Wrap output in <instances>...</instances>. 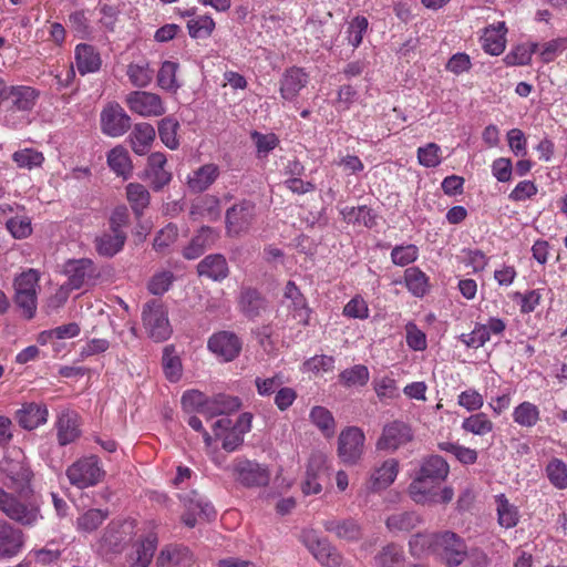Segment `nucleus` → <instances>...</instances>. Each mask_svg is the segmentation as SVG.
Listing matches in <instances>:
<instances>
[{
	"instance_id": "obj_1",
	"label": "nucleus",
	"mask_w": 567,
	"mask_h": 567,
	"mask_svg": "<svg viewBox=\"0 0 567 567\" xmlns=\"http://www.w3.org/2000/svg\"><path fill=\"white\" fill-rule=\"evenodd\" d=\"M42 499L32 489L13 494L0 486V512L24 528L38 526L44 518Z\"/></svg>"
},
{
	"instance_id": "obj_2",
	"label": "nucleus",
	"mask_w": 567,
	"mask_h": 567,
	"mask_svg": "<svg viewBox=\"0 0 567 567\" xmlns=\"http://www.w3.org/2000/svg\"><path fill=\"white\" fill-rule=\"evenodd\" d=\"M433 548L449 567H456L463 563L471 566V556L474 553H483L480 549L468 550L464 539L450 530L434 535Z\"/></svg>"
},
{
	"instance_id": "obj_3",
	"label": "nucleus",
	"mask_w": 567,
	"mask_h": 567,
	"mask_svg": "<svg viewBox=\"0 0 567 567\" xmlns=\"http://www.w3.org/2000/svg\"><path fill=\"white\" fill-rule=\"evenodd\" d=\"M441 484L416 474L408 487V494L420 505L447 504L453 499L454 491L449 486L441 488Z\"/></svg>"
},
{
	"instance_id": "obj_4",
	"label": "nucleus",
	"mask_w": 567,
	"mask_h": 567,
	"mask_svg": "<svg viewBox=\"0 0 567 567\" xmlns=\"http://www.w3.org/2000/svg\"><path fill=\"white\" fill-rule=\"evenodd\" d=\"M68 280L65 287L71 290L89 288L97 285L102 270L89 258L70 259L63 266Z\"/></svg>"
},
{
	"instance_id": "obj_5",
	"label": "nucleus",
	"mask_w": 567,
	"mask_h": 567,
	"mask_svg": "<svg viewBox=\"0 0 567 567\" xmlns=\"http://www.w3.org/2000/svg\"><path fill=\"white\" fill-rule=\"evenodd\" d=\"M104 474L100 460L95 455L79 458L65 472L70 484L81 489L99 484Z\"/></svg>"
},
{
	"instance_id": "obj_6",
	"label": "nucleus",
	"mask_w": 567,
	"mask_h": 567,
	"mask_svg": "<svg viewBox=\"0 0 567 567\" xmlns=\"http://www.w3.org/2000/svg\"><path fill=\"white\" fill-rule=\"evenodd\" d=\"M39 279L38 271L29 269L14 280V302L28 319L33 318L37 311Z\"/></svg>"
},
{
	"instance_id": "obj_7",
	"label": "nucleus",
	"mask_w": 567,
	"mask_h": 567,
	"mask_svg": "<svg viewBox=\"0 0 567 567\" xmlns=\"http://www.w3.org/2000/svg\"><path fill=\"white\" fill-rule=\"evenodd\" d=\"M142 321L150 338L156 342L165 341L172 333V328L164 305L156 299L143 306Z\"/></svg>"
},
{
	"instance_id": "obj_8",
	"label": "nucleus",
	"mask_w": 567,
	"mask_h": 567,
	"mask_svg": "<svg viewBox=\"0 0 567 567\" xmlns=\"http://www.w3.org/2000/svg\"><path fill=\"white\" fill-rule=\"evenodd\" d=\"M302 544L313 557L324 567H340L343 556L326 537H321L313 529H305L300 535Z\"/></svg>"
},
{
	"instance_id": "obj_9",
	"label": "nucleus",
	"mask_w": 567,
	"mask_h": 567,
	"mask_svg": "<svg viewBox=\"0 0 567 567\" xmlns=\"http://www.w3.org/2000/svg\"><path fill=\"white\" fill-rule=\"evenodd\" d=\"M365 435L358 426L343 429L338 437V456L346 465H357L364 452Z\"/></svg>"
},
{
	"instance_id": "obj_10",
	"label": "nucleus",
	"mask_w": 567,
	"mask_h": 567,
	"mask_svg": "<svg viewBox=\"0 0 567 567\" xmlns=\"http://www.w3.org/2000/svg\"><path fill=\"white\" fill-rule=\"evenodd\" d=\"M225 470L230 471L234 478L246 487L266 486L270 480L267 467L245 458L234 460Z\"/></svg>"
},
{
	"instance_id": "obj_11",
	"label": "nucleus",
	"mask_w": 567,
	"mask_h": 567,
	"mask_svg": "<svg viewBox=\"0 0 567 567\" xmlns=\"http://www.w3.org/2000/svg\"><path fill=\"white\" fill-rule=\"evenodd\" d=\"M256 217V205L250 200H241L226 210V229L230 236L247 233Z\"/></svg>"
},
{
	"instance_id": "obj_12",
	"label": "nucleus",
	"mask_w": 567,
	"mask_h": 567,
	"mask_svg": "<svg viewBox=\"0 0 567 567\" xmlns=\"http://www.w3.org/2000/svg\"><path fill=\"white\" fill-rule=\"evenodd\" d=\"M412 440L413 432L411 426L403 421L395 420L383 426L375 447L379 451L395 452Z\"/></svg>"
},
{
	"instance_id": "obj_13",
	"label": "nucleus",
	"mask_w": 567,
	"mask_h": 567,
	"mask_svg": "<svg viewBox=\"0 0 567 567\" xmlns=\"http://www.w3.org/2000/svg\"><path fill=\"white\" fill-rule=\"evenodd\" d=\"M322 526L327 533L347 543H358L364 535L362 524L352 516H330L322 522Z\"/></svg>"
},
{
	"instance_id": "obj_14",
	"label": "nucleus",
	"mask_w": 567,
	"mask_h": 567,
	"mask_svg": "<svg viewBox=\"0 0 567 567\" xmlns=\"http://www.w3.org/2000/svg\"><path fill=\"white\" fill-rule=\"evenodd\" d=\"M207 348L221 361L230 362L240 354L243 342L235 332L223 330L208 338Z\"/></svg>"
},
{
	"instance_id": "obj_15",
	"label": "nucleus",
	"mask_w": 567,
	"mask_h": 567,
	"mask_svg": "<svg viewBox=\"0 0 567 567\" xmlns=\"http://www.w3.org/2000/svg\"><path fill=\"white\" fill-rule=\"evenodd\" d=\"M128 109L143 117H156L165 113V106L159 95L147 91H133L125 97Z\"/></svg>"
},
{
	"instance_id": "obj_16",
	"label": "nucleus",
	"mask_w": 567,
	"mask_h": 567,
	"mask_svg": "<svg viewBox=\"0 0 567 567\" xmlns=\"http://www.w3.org/2000/svg\"><path fill=\"white\" fill-rule=\"evenodd\" d=\"M101 130L111 137L124 135L131 127V117L118 103H109L101 112Z\"/></svg>"
},
{
	"instance_id": "obj_17",
	"label": "nucleus",
	"mask_w": 567,
	"mask_h": 567,
	"mask_svg": "<svg viewBox=\"0 0 567 567\" xmlns=\"http://www.w3.org/2000/svg\"><path fill=\"white\" fill-rule=\"evenodd\" d=\"M141 178L147 182L155 192H159L168 185L173 175L167 168L166 156L161 152H155L148 155L147 164Z\"/></svg>"
},
{
	"instance_id": "obj_18",
	"label": "nucleus",
	"mask_w": 567,
	"mask_h": 567,
	"mask_svg": "<svg viewBox=\"0 0 567 567\" xmlns=\"http://www.w3.org/2000/svg\"><path fill=\"white\" fill-rule=\"evenodd\" d=\"M158 538L153 533L138 536L130 546L126 553V563L130 567H150Z\"/></svg>"
},
{
	"instance_id": "obj_19",
	"label": "nucleus",
	"mask_w": 567,
	"mask_h": 567,
	"mask_svg": "<svg viewBox=\"0 0 567 567\" xmlns=\"http://www.w3.org/2000/svg\"><path fill=\"white\" fill-rule=\"evenodd\" d=\"M24 546L23 532L0 518V558L16 557Z\"/></svg>"
},
{
	"instance_id": "obj_20",
	"label": "nucleus",
	"mask_w": 567,
	"mask_h": 567,
	"mask_svg": "<svg viewBox=\"0 0 567 567\" xmlns=\"http://www.w3.org/2000/svg\"><path fill=\"white\" fill-rule=\"evenodd\" d=\"M194 555L183 545L168 544L158 553L155 567H192Z\"/></svg>"
},
{
	"instance_id": "obj_21",
	"label": "nucleus",
	"mask_w": 567,
	"mask_h": 567,
	"mask_svg": "<svg viewBox=\"0 0 567 567\" xmlns=\"http://www.w3.org/2000/svg\"><path fill=\"white\" fill-rule=\"evenodd\" d=\"M133 524L130 522L124 523H110L104 529L100 540V546L105 553H120L126 542V536L131 533Z\"/></svg>"
},
{
	"instance_id": "obj_22",
	"label": "nucleus",
	"mask_w": 567,
	"mask_h": 567,
	"mask_svg": "<svg viewBox=\"0 0 567 567\" xmlns=\"http://www.w3.org/2000/svg\"><path fill=\"white\" fill-rule=\"evenodd\" d=\"M6 480L3 481V488L28 492L30 488V482L32 478L31 470L22 462H8L3 467Z\"/></svg>"
},
{
	"instance_id": "obj_23",
	"label": "nucleus",
	"mask_w": 567,
	"mask_h": 567,
	"mask_svg": "<svg viewBox=\"0 0 567 567\" xmlns=\"http://www.w3.org/2000/svg\"><path fill=\"white\" fill-rule=\"evenodd\" d=\"M309 81L308 74L303 69L298 66H291L287 69L280 79V95L287 101H291L297 97L299 92L306 87Z\"/></svg>"
},
{
	"instance_id": "obj_24",
	"label": "nucleus",
	"mask_w": 567,
	"mask_h": 567,
	"mask_svg": "<svg viewBox=\"0 0 567 567\" xmlns=\"http://www.w3.org/2000/svg\"><path fill=\"white\" fill-rule=\"evenodd\" d=\"M48 415L49 412L45 405L30 402L22 404L21 409L16 412L14 417L22 429L32 431L47 423Z\"/></svg>"
},
{
	"instance_id": "obj_25",
	"label": "nucleus",
	"mask_w": 567,
	"mask_h": 567,
	"mask_svg": "<svg viewBox=\"0 0 567 567\" xmlns=\"http://www.w3.org/2000/svg\"><path fill=\"white\" fill-rule=\"evenodd\" d=\"M197 272L200 277H207L214 281H221L228 277L229 268L223 255L213 254L199 261Z\"/></svg>"
},
{
	"instance_id": "obj_26",
	"label": "nucleus",
	"mask_w": 567,
	"mask_h": 567,
	"mask_svg": "<svg viewBox=\"0 0 567 567\" xmlns=\"http://www.w3.org/2000/svg\"><path fill=\"white\" fill-rule=\"evenodd\" d=\"M399 473V462L395 458L384 461L379 467H375L369 480L371 491H381L389 487L396 478Z\"/></svg>"
},
{
	"instance_id": "obj_27",
	"label": "nucleus",
	"mask_w": 567,
	"mask_h": 567,
	"mask_svg": "<svg viewBox=\"0 0 567 567\" xmlns=\"http://www.w3.org/2000/svg\"><path fill=\"white\" fill-rule=\"evenodd\" d=\"M217 239L215 230L208 226L202 227L192 238L189 244L184 248L183 256L188 260L200 257L208 248H210Z\"/></svg>"
},
{
	"instance_id": "obj_28",
	"label": "nucleus",
	"mask_w": 567,
	"mask_h": 567,
	"mask_svg": "<svg viewBox=\"0 0 567 567\" xmlns=\"http://www.w3.org/2000/svg\"><path fill=\"white\" fill-rule=\"evenodd\" d=\"M74 59L81 75L97 72L102 60L100 53L91 44L80 43L75 47Z\"/></svg>"
},
{
	"instance_id": "obj_29",
	"label": "nucleus",
	"mask_w": 567,
	"mask_h": 567,
	"mask_svg": "<svg viewBox=\"0 0 567 567\" xmlns=\"http://www.w3.org/2000/svg\"><path fill=\"white\" fill-rule=\"evenodd\" d=\"M238 305L240 311L249 319L259 317L267 307V302L261 293L250 287L240 290Z\"/></svg>"
},
{
	"instance_id": "obj_30",
	"label": "nucleus",
	"mask_w": 567,
	"mask_h": 567,
	"mask_svg": "<svg viewBox=\"0 0 567 567\" xmlns=\"http://www.w3.org/2000/svg\"><path fill=\"white\" fill-rule=\"evenodd\" d=\"M125 241V233L107 230L95 237L94 247L100 256L111 258L123 249Z\"/></svg>"
},
{
	"instance_id": "obj_31",
	"label": "nucleus",
	"mask_w": 567,
	"mask_h": 567,
	"mask_svg": "<svg viewBox=\"0 0 567 567\" xmlns=\"http://www.w3.org/2000/svg\"><path fill=\"white\" fill-rule=\"evenodd\" d=\"M216 437L221 439V446L227 452L238 450L244 443V435L231 427V420L219 419L213 426Z\"/></svg>"
},
{
	"instance_id": "obj_32",
	"label": "nucleus",
	"mask_w": 567,
	"mask_h": 567,
	"mask_svg": "<svg viewBox=\"0 0 567 567\" xmlns=\"http://www.w3.org/2000/svg\"><path fill=\"white\" fill-rule=\"evenodd\" d=\"M156 136L155 128L150 123H137L128 136L133 152L137 155L148 153Z\"/></svg>"
},
{
	"instance_id": "obj_33",
	"label": "nucleus",
	"mask_w": 567,
	"mask_h": 567,
	"mask_svg": "<svg viewBox=\"0 0 567 567\" xmlns=\"http://www.w3.org/2000/svg\"><path fill=\"white\" fill-rule=\"evenodd\" d=\"M241 402L239 398L219 393L214 396H207L204 415L212 419L217 415L229 414L239 410Z\"/></svg>"
},
{
	"instance_id": "obj_34",
	"label": "nucleus",
	"mask_w": 567,
	"mask_h": 567,
	"mask_svg": "<svg viewBox=\"0 0 567 567\" xmlns=\"http://www.w3.org/2000/svg\"><path fill=\"white\" fill-rule=\"evenodd\" d=\"M450 472L447 462L440 455H430L421 462L417 475L434 481L435 483H443Z\"/></svg>"
},
{
	"instance_id": "obj_35",
	"label": "nucleus",
	"mask_w": 567,
	"mask_h": 567,
	"mask_svg": "<svg viewBox=\"0 0 567 567\" xmlns=\"http://www.w3.org/2000/svg\"><path fill=\"white\" fill-rule=\"evenodd\" d=\"M218 176L219 167L216 164H205L188 176L187 185L192 192L202 193L206 190Z\"/></svg>"
},
{
	"instance_id": "obj_36",
	"label": "nucleus",
	"mask_w": 567,
	"mask_h": 567,
	"mask_svg": "<svg viewBox=\"0 0 567 567\" xmlns=\"http://www.w3.org/2000/svg\"><path fill=\"white\" fill-rule=\"evenodd\" d=\"M107 165L117 175L127 179L132 175L133 165L128 152L118 145L107 153Z\"/></svg>"
},
{
	"instance_id": "obj_37",
	"label": "nucleus",
	"mask_w": 567,
	"mask_h": 567,
	"mask_svg": "<svg viewBox=\"0 0 567 567\" xmlns=\"http://www.w3.org/2000/svg\"><path fill=\"white\" fill-rule=\"evenodd\" d=\"M497 522L501 527L509 529L515 527L519 522V513L517 507L509 503L505 494L495 496Z\"/></svg>"
},
{
	"instance_id": "obj_38",
	"label": "nucleus",
	"mask_w": 567,
	"mask_h": 567,
	"mask_svg": "<svg viewBox=\"0 0 567 567\" xmlns=\"http://www.w3.org/2000/svg\"><path fill=\"white\" fill-rule=\"evenodd\" d=\"M56 430L60 445L74 442L80 435L76 415L71 412L62 413L56 422Z\"/></svg>"
},
{
	"instance_id": "obj_39",
	"label": "nucleus",
	"mask_w": 567,
	"mask_h": 567,
	"mask_svg": "<svg viewBox=\"0 0 567 567\" xmlns=\"http://www.w3.org/2000/svg\"><path fill=\"white\" fill-rule=\"evenodd\" d=\"M39 96V93L31 86H12L9 91V101L12 107L19 111H30Z\"/></svg>"
},
{
	"instance_id": "obj_40",
	"label": "nucleus",
	"mask_w": 567,
	"mask_h": 567,
	"mask_svg": "<svg viewBox=\"0 0 567 567\" xmlns=\"http://www.w3.org/2000/svg\"><path fill=\"white\" fill-rule=\"evenodd\" d=\"M309 419L311 423L323 434L330 439L336 433V421L332 413L324 406L317 405L310 411Z\"/></svg>"
},
{
	"instance_id": "obj_41",
	"label": "nucleus",
	"mask_w": 567,
	"mask_h": 567,
	"mask_svg": "<svg viewBox=\"0 0 567 567\" xmlns=\"http://www.w3.org/2000/svg\"><path fill=\"white\" fill-rule=\"evenodd\" d=\"M422 523L421 516L415 512H401L390 515L385 525L391 532H410Z\"/></svg>"
},
{
	"instance_id": "obj_42",
	"label": "nucleus",
	"mask_w": 567,
	"mask_h": 567,
	"mask_svg": "<svg viewBox=\"0 0 567 567\" xmlns=\"http://www.w3.org/2000/svg\"><path fill=\"white\" fill-rule=\"evenodd\" d=\"M340 215L348 224L363 225L368 228H372L375 225V217L372 210L367 206H346L340 209Z\"/></svg>"
},
{
	"instance_id": "obj_43",
	"label": "nucleus",
	"mask_w": 567,
	"mask_h": 567,
	"mask_svg": "<svg viewBox=\"0 0 567 567\" xmlns=\"http://www.w3.org/2000/svg\"><path fill=\"white\" fill-rule=\"evenodd\" d=\"M404 282L414 297H423L429 291V277L417 267L405 269Z\"/></svg>"
},
{
	"instance_id": "obj_44",
	"label": "nucleus",
	"mask_w": 567,
	"mask_h": 567,
	"mask_svg": "<svg viewBox=\"0 0 567 567\" xmlns=\"http://www.w3.org/2000/svg\"><path fill=\"white\" fill-rule=\"evenodd\" d=\"M179 64L174 61H165L162 63L157 73V84L161 89L168 92H177L182 84L177 80V71Z\"/></svg>"
},
{
	"instance_id": "obj_45",
	"label": "nucleus",
	"mask_w": 567,
	"mask_h": 567,
	"mask_svg": "<svg viewBox=\"0 0 567 567\" xmlns=\"http://www.w3.org/2000/svg\"><path fill=\"white\" fill-rule=\"evenodd\" d=\"M545 475L555 488L559 491L567 488V465L563 460L557 457L549 460L545 467Z\"/></svg>"
},
{
	"instance_id": "obj_46",
	"label": "nucleus",
	"mask_w": 567,
	"mask_h": 567,
	"mask_svg": "<svg viewBox=\"0 0 567 567\" xmlns=\"http://www.w3.org/2000/svg\"><path fill=\"white\" fill-rule=\"evenodd\" d=\"M513 420L523 427H533L540 420L539 409L534 403L524 401L514 409Z\"/></svg>"
},
{
	"instance_id": "obj_47",
	"label": "nucleus",
	"mask_w": 567,
	"mask_h": 567,
	"mask_svg": "<svg viewBox=\"0 0 567 567\" xmlns=\"http://www.w3.org/2000/svg\"><path fill=\"white\" fill-rule=\"evenodd\" d=\"M126 196L133 212L137 216H141L144 209L150 205V193L142 184L130 183L126 186Z\"/></svg>"
},
{
	"instance_id": "obj_48",
	"label": "nucleus",
	"mask_w": 567,
	"mask_h": 567,
	"mask_svg": "<svg viewBox=\"0 0 567 567\" xmlns=\"http://www.w3.org/2000/svg\"><path fill=\"white\" fill-rule=\"evenodd\" d=\"M504 28V23L499 24V28H486L482 37V47L484 51L491 55H499L505 49V38L501 29Z\"/></svg>"
},
{
	"instance_id": "obj_49",
	"label": "nucleus",
	"mask_w": 567,
	"mask_h": 567,
	"mask_svg": "<svg viewBox=\"0 0 567 567\" xmlns=\"http://www.w3.org/2000/svg\"><path fill=\"white\" fill-rule=\"evenodd\" d=\"M462 429L474 435L484 436L493 431L494 423L485 413L480 412L464 419Z\"/></svg>"
},
{
	"instance_id": "obj_50",
	"label": "nucleus",
	"mask_w": 567,
	"mask_h": 567,
	"mask_svg": "<svg viewBox=\"0 0 567 567\" xmlns=\"http://www.w3.org/2000/svg\"><path fill=\"white\" fill-rule=\"evenodd\" d=\"M537 49V43L518 44L505 55L504 62L508 66L527 65L530 63L532 56Z\"/></svg>"
},
{
	"instance_id": "obj_51",
	"label": "nucleus",
	"mask_w": 567,
	"mask_h": 567,
	"mask_svg": "<svg viewBox=\"0 0 567 567\" xmlns=\"http://www.w3.org/2000/svg\"><path fill=\"white\" fill-rule=\"evenodd\" d=\"M197 515L210 519L215 516L214 507L209 503L190 501L187 506V512L182 516V522L187 527L193 528L196 525Z\"/></svg>"
},
{
	"instance_id": "obj_52",
	"label": "nucleus",
	"mask_w": 567,
	"mask_h": 567,
	"mask_svg": "<svg viewBox=\"0 0 567 567\" xmlns=\"http://www.w3.org/2000/svg\"><path fill=\"white\" fill-rule=\"evenodd\" d=\"M178 122L168 116L164 117L158 123V135L161 141L171 150H176L179 145L177 138Z\"/></svg>"
},
{
	"instance_id": "obj_53",
	"label": "nucleus",
	"mask_w": 567,
	"mask_h": 567,
	"mask_svg": "<svg viewBox=\"0 0 567 567\" xmlns=\"http://www.w3.org/2000/svg\"><path fill=\"white\" fill-rule=\"evenodd\" d=\"M109 512L99 508H92L82 514L76 520L79 530L92 533L107 518Z\"/></svg>"
},
{
	"instance_id": "obj_54",
	"label": "nucleus",
	"mask_w": 567,
	"mask_h": 567,
	"mask_svg": "<svg viewBox=\"0 0 567 567\" xmlns=\"http://www.w3.org/2000/svg\"><path fill=\"white\" fill-rule=\"evenodd\" d=\"M12 161L20 168L32 169L40 167L44 162V156L41 152L33 148H23L12 154Z\"/></svg>"
},
{
	"instance_id": "obj_55",
	"label": "nucleus",
	"mask_w": 567,
	"mask_h": 567,
	"mask_svg": "<svg viewBox=\"0 0 567 567\" xmlns=\"http://www.w3.org/2000/svg\"><path fill=\"white\" fill-rule=\"evenodd\" d=\"M188 33L194 39L208 38L215 29V22L209 16H198L187 22Z\"/></svg>"
},
{
	"instance_id": "obj_56",
	"label": "nucleus",
	"mask_w": 567,
	"mask_h": 567,
	"mask_svg": "<svg viewBox=\"0 0 567 567\" xmlns=\"http://www.w3.org/2000/svg\"><path fill=\"white\" fill-rule=\"evenodd\" d=\"M369 28V21L363 16L354 17L347 29V40L350 45L358 48L363 40V35L367 33Z\"/></svg>"
},
{
	"instance_id": "obj_57",
	"label": "nucleus",
	"mask_w": 567,
	"mask_h": 567,
	"mask_svg": "<svg viewBox=\"0 0 567 567\" xmlns=\"http://www.w3.org/2000/svg\"><path fill=\"white\" fill-rule=\"evenodd\" d=\"M126 74L132 85L136 87L147 86L153 79V71L148 68V64L130 63Z\"/></svg>"
},
{
	"instance_id": "obj_58",
	"label": "nucleus",
	"mask_w": 567,
	"mask_h": 567,
	"mask_svg": "<svg viewBox=\"0 0 567 567\" xmlns=\"http://www.w3.org/2000/svg\"><path fill=\"white\" fill-rule=\"evenodd\" d=\"M162 361L166 378L172 382L178 381L182 377V362L171 347H165Z\"/></svg>"
},
{
	"instance_id": "obj_59",
	"label": "nucleus",
	"mask_w": 567,
	"mask_h": 567,
	"mask_svg": "<svg viewBox=\"0 0 567 567\" xmlns=\"http://www.w3.org/2000/svg\"><path fill=\"white\" fill-rule=\"evenodd\" d=\"M181 403L185 412H198L204 415L207 396L198 390H188L183 394Z\"/></svg>"
},
{
	"instance_id": "obj_60",
	"label": "nucleus",
	"mask_w": 567,
	"mask_h": 567,
	"mask_svg": "<svg viewBox=\"0 0 567 567\" xmlns=\"http://www.w3.org/2000/svg\"><path fill=\"white\" fill-rule=\"evenodd\" d=\"M417 257L419 248L413 244L395 246L391 251L392 262L400 267L414 262Z\"/></svg>"
},
{
	"instance_id": "obj_61",
	"label": "nucleus",
	"mask_w": 567,
	"mask_h": 567,
	"mask_svg": "<svg viewBox=\"0 0 567 567\" xmlns=\"http://www.w3.org/2000/svg\"><path fill=\"white\" fill-rule=\"evenodd\" d=\"M340 381L347 386H362L369 381V370L362 364L346 369L340 373Z\"/></svg>"
},
{
	"instance_id": "obj_62",
	"label": "nucleus",
	"mask_w": 567,
	"mask_h": 567,
	"mask_svg": "<svg viewBox=\"0 0 567 567\" xmlns=\"http://www.w3.org/2000/svg\"><path fill=\"white\" fill-rule=\"evenodd\" d=\"M403 558V550L399 545L389 544L384 546L374 557L377 565L381 567H393Z\"/></svg>"
},
{
	"instance_id": "obj_63",
	"label": "nucleus",
	"mask_w": 567,
	"mask_h": 567,
	"mask_svg": "<svg viewBox=\"0 0 567 567\" xmlns=\"http://www.w3.org/2000/svg\"><path fill=\"white\" fill-rule=\"evenodd\" d=\"M417 161L420 165L432 168L441 164V147L435 143H427L417 148Z\"/></svg>"
},
{
	"instance_id": "obj_64",
	"label": "nucleus",
	"mask_w": 567,
	"mask_h": 567,
	"mask_svg": "<svg viewBox=\"0 0 567 567\" xmlns=\"http://www.w3.org/2000/svg\"><path fill=\"white\" fill-rule=\"evenodd\" d=\"M284 377L280 373H276L269 378H260L257 377L255 379V385L257 389V393L260 396H270L275 394L278 389L284 385Z\"/></svg>"
}]
</instances>
